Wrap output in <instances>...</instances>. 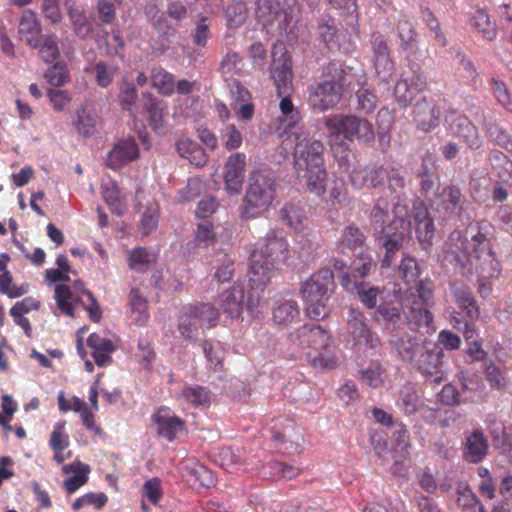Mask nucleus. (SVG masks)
<instances>
[{
  "label": "nucleus",
  "mask_w": 512,
  "mask_h": 512,
  "mask_svg": "<svg viewBox=\"0 0 512 512\" xmlns=\"http://www.w3.org/2000/svg\"><path fill=\"white\" fill-rule=\"evenodd\" d=\"M482 224H470L466 235L454 230L446 241L443 260L463 275L476 273L497 277L500 263L495 258L490 238L482 232Z\"/></svg>",
  "instance_id": "nucleus-1"
},
{
  "label": "nucleus",
  "mask_w": 512,
  "mask_h": 512,
  "mask_svg": "<svg viewBox=\"0 0 512 512\" xmlns=\"http://www.w3.org/2000/svg\"><path fill=\"white\" fill-rule=\"evenodd\" d=\"M294 169L298 178H305L311 193L324 191L321 180L327 176L324 165V144L308 134L295 133Z\"/></svg>",
  "instance_id": "nucleus-2"
},
{
  "label": "nucleus",
  "mask_w": 512,
  "mask_h": 512,
  "mask_svg": "<svg viewBox=\"0 0 512 512\" xmlns=\"http://www.w3.org/2000/svg\"><path fill=\"white\" fill-rule=\"evenodd\" d=\"M347 72L335 61L322 70V80L308 89V104L318 112L334 108L341 100L346 84Z\"/></svg>",
  "instance_id": "nucleus-3"
},
{
  "label": "nucleus",
  "mask_w": 512,
  "mask_h": 512,
  "mask_svg": "<svg viewBox=\"0 0 512 512\" xmlns=\"http://www.w3.org/2000/svg\"><path fill=\"white\" fill-rule=\"evenodd\" d=\"M351 184L357 188H381L386 185L393 199L406 197V179L400 167L373 164L350 172Z\"/></svg>",
  "instance_id": "nucleus-4"
},
{
  "label": "nucleus",
  "mask_w": 512,
  "mask_h": 512,
  "mask_svg": "<svg viewBox=\"0 0 512 512\" xmlns=\"http://www.w3.org/2000/svg\"><path fill=\"white\" fill-rule=\"evenodd\" d=\"M336 287L330 268H322L306 280L300 289L309 318L319 320L330 314L329 299Z\"/></svg>",
  "instance_id": "nucleus-5"
},
{
  "label": "nucleus",
  "mask_w": 512,
  "mask_h": 512,
  "mask_svg": "<svg viewBox=\"0 0 512 512\" xmlns=\"http://www.w3.org/2000/svg\"><path fill=\"white\" fill-rule=\"evenodd\" d=\"M276 196L275 180L263 172H253L249 178L241 205L244 219H255L268 211Z\"/></svg>",
  "instance_id": "nucleus-6"
},
{
  "label": "nucleus",
  "mask_w": 512,
  "mask_h": 512,
  "mask_svg": "<svg viewBox=\"0 0 512 512\" xmlns=\"http://www.w3.org/2000/svg\"><path fill=\"white\" fill-rule=\"evenodd\" d=\"M325 127L330 137L340 135L350 141L372 146L375 140L373 125L365 118L352 114H334L325 117Z\"/></svg>",
  "instance_id": "nucleus-7"
},
{
  "label": "nucleus",
  "mask_w": 512,
  "mask_h": 512,
  "mask_svg": "<svg viewBox=\"0 0 512 512\" xmlns=\"http://www.w3.org/2000/svg\"><path fill=\"white\" fill-rule=\"evenodd\" d=\"M219 311L210 303L183 306L178 318V331L186 339L195 341L201 328L214 327Z\"/></svg>",
  "instance_id": "nucleus-8"
},
{
  "label": "nucleus",
  "mask_w": 512,
  "mask_h": 512,
  "mask_svg": "<svg viewBox=\"0 0 512 512\" xmlns=\"http://www.w3.org/2000/svg\"><path fill=\"white\" fill-rule=\"evenodd\" d=\"M255 5L258 21L265 27L276 26L278 32H288L290 23L300 13L297 0H285L283 6L279 0H256Z\"/></svg>",
  "instance_id": "nucleus-9"
},
{
  "label": "nucleus",
  "mask_w": 512,
  "mask_h": 512,
  "mask_svg": "<svg viewBox=\"0 0 512 512\" xmlns=\"http://www.w3.org/2000/svg\"><path fill=\"white\" fill-rule=\"evenodd\" d=\"M393 204L392 214L393 218L390 222V204L384 197H379L369 214V225L373 234L384 233L389 228L404 227L406 221H409L408 205L402 203V199H396Z\"/></svg>",
  "instance_id": "nucleus-10"
},
{
  "label": "nucleus",
  "mask_w": 512,
  "mask_h": 512,
  "mask_svg": "<svg viewBox=\"0 0 512 512\" xmlns=\"http://www.w3.org/2000/svg\"><path fill=\"white\" fill-rule=\"evenodd\" d=\"M430 206L444 218L458 216L460 219H469L470 203L457 185L450 184L443 187Z\"/></svg>",
  "instance_id": "nucleus-11"
},
{
  "label": "nucleus",
  "mask_w": 512,
  "mask_h": 512,
  "mask_svg": "<svg viewBox=\"0 0 512 512\" xmlns=\"http://www.w3.org/2000/svg\"><path fill=\"white\" fill-rule=\"evenodd\" d=\"M445 125L449 133L461 140L468 149L477 152L484 145L478 127L464 114L455 110L447 111Z\"/></svg>",
  "instance_id": "nucleus-12"
},
{
  "label": "nucleus",
  "mask_w": 512,
  "mask_h": 512,
  "mask_svg": "<svg viewBox=\"0 0 512 512\" xmlns=\"http://www.w3.org/2000/svg\"><path fill=\"white\" fill-rule=\"evenodd\" d=\"M469 112L481 125L491 144L512 153V135L498 122L494 112L475 105L471 106Z\"/></svg>",
  "instance_id": "nucleus-13"
},
{
  "label": "nucleus",
  "mask_w": 512,
  "mask_h": 512,
  "mask_svg": "<svg viewBox=\"0 0 512 512\" xmlns=\"http://www.w3.org/2000/svg\"><path fill=\"white\" fill-rule=\"evenodd\" d=\"M443 349L434 343L423 346L419 357L415 359V367L425 376L432 378L435 384H440L446 379L444 371Z\"/></svg>",
  "instance_id": "nucleus-14"
},
{
  "label": "nucleus",
  "mask_w": 512,
  "mask_h": 512,
  "mask_svg": "<svg viewBox=\"0 0 512 512\" xmlns=\"http://www.w3.org/2000/svg\"><path fill=\"white\" fill-rule=\"evenodd\" d=\"M410 234L411 223L406 221L404 227L389 228L384 233L374 235L378 244L384 249L382 267L389 268L393 264L396 253L403 247Z\"/></svg>",
  "instance_id": "nucleus-15"
},
{
  "label": "nucleus",
  "mask_w": 512,
  "mask_h": 512,
  "mask_svg": "<svg viewBox=\"0 0 512 512\" xmlns=\"http://www.w3.org/2000/svg\"><path fill=\"white\" fill-rule=\"evenodd\" d=\"M412 217L415 223L417 242L422 250L428 252L433 246L435 224L428 208L422 201L413 204Z\"/></svg>",
  "instance_id": "nucleus-16"
},
{
  "label": "nucleus",
  "mask_w": 512,
  "mask_h": 512,
  "mask_svg": "<svg viewBox=\"0 0 512 512\" xmlns=\"http://www.w3.org/2000/svg\"><path fill=\"white\" fill-rule=\"evenodd\" d=\"M272 78L277 88L278 96L286 94L292 85L293 73L291 58L283 45L274 46L272 51Z\"/></svg>",
  "instance_id": "nucleus-17"
},
{
  "label": "nucleus",
  "mask_w": 512,
  "mask_h": 512,
  "mask_svg": "<svg viewBox=\"0 0 512 512\" xmlns=\"http://www.w3.org/2000/svg\"><path fill=\"white\" fill-rule=\"evenodd\" d=\"M340 284L348 293L356 294L360 302L367 309L376 310L379 305L378 301L383 300L382 289L371 285L369 282L353 279L349 273H343L340 276Z\"/></svg>",
  "instance_id": "nucleus-18"
},
{
  "label": "nucleus",
  "mask_w": 512,
  "mask_h": 512,
  "mask_svg": "<svg viewBox=\"0 0 512 512\" xmlns=\"http://www.w3.org/2000/svg\"><path fill=\"white\" fill-rule=\"evenodd\" d=\"M277 266L265 258L263 253H251L248 266V280L251 288L263 290L270 283Z\"/></svg>",
  "instance_id": "nucleus-19"
},
{
  "label": "nucleus",
  "mask_w": 512,
  "mask_h": 512,
  "mask_svg": "<svg viewBox=\"0 0 512 512\" xmlns=\"http://www.w3.org/2000/svg\"><path fill=\"white\" fill-rule=\"evenodd\" d=\"M348 331L358 344L370 348H376L379 344L378 338L369 328L364 313L357 308L350 307L347 315Z\"/></svg>",
  "instance_id": "nucleus-20"
},
{
  "label": "nucleus",
  "mask_w": 512,
  "mask_h": 512,
  "mask_svg": "<svg viewBox=\"0 0 512 512\" xmlns=\"http://www.w3.org/2000/svg\"><path fill=\"white\" fill-rule=\"evenodd\" d=\"M291 337L302 347L315 350H328L332 342L328 332L317 324H305L292 333Z\"/></svg>",
  "instance_id": "nucleus-21"
},
{
  "label": "nucleus",
  "mask_w": 512,
  "mask_h": 512,
  "mask_svg": "<svg viewBox=\"0 0 512 512\" xmlns=\"http://www.w3.org/2000/svg\"><path fill=\"white\" fill-rule=\"evenodd\" d=\"M289 244L282 231L270 229L267 231L264 244L260 250L252 253H263L269 261L278 265L288 258Z\"/></svg>",
  "instance_id": "nucleus-22"
},
{
  "label": "nucleus",
  "mask_w": 512,
  "mask_h": 512,
  "mask_svg": "<svg viewBox=\"0 0 512 512\" xmlns=\"http://www.w3.org/2000/svg\"><path fill=\"white\" fill-rule=\"evenodd\" d=\"M404 315L411 330L428 332L433 326V314L429 310V306L424 305L419 299L406 301Z\"/></svg>",
  "instance_id": "nucleus-23"
},
{
  "label": "nucleus",
  "mask_w": 512,
  "mask_h": 512,
  "mask_svg": "<svg viewBox=\"0 0 512 512\" xmlns=\"http://www.w3.org/2000/svg\"><path fill=\"white\" fill-rule=\"evenodd\" d=\"M449 290L455 303L472 320L480 316V308L474 297L472 288L462 281H454L450 284Z\"/></svg>",
  "instance_id": "nucleus-24"
},
{
  "label": "nucleus",
  "mask_w": 512,
  "mask_h": 512,
  "mask_svg": "<svg viewBox=\"0 0 512 512\" xmlns=\"http://www.w3.org/2000/svg\"><path fill=\"white\" fill-rule=\"evenodd\" d=\"M246 155L244 153L231 154L225 164L226 190L231 194H238L244 180Z\"/></svg>",
  "instance_id": "nucleus-25"
},
{
  "label": "nucleus",
  "mask_w": 512,
  "mask_h": 512,
  "mask_svg": "<svg viewBox=\"0 0 512 512\" xmlns=\"http://www.w3.org/2000/svg\"><path fill=\"white\" fill-rule=\"evenodd\" d=\"M64 6L74 35L80 40L88 39L94 32V24L84 8L74 6L69 0H64Z\"/></svg>",
  "instance_id": "nucleus-26"
},
{
  "label": "nucleus",
  "mask_w": 512,
  "mask_h": 512,
  "mask_svg": "<svg viewBox=\"0 0 512 512\" xmlns=\"http://www.w3.org/2000/svg\"><path fill=\"white\" fill-rule=\"evenodd\" d=\"M18 34L30 48H37L38 40L42 37V25L31 9H25L18 24Z\"/></svg>",
  "instance_id": "nucleus-27"
},
{
  "label": "nucleus",
  "mask_w": 512,
  "mask_h": 512,
  "mask_svg": "<svg viewBox=\"0 0 512 512\" xmlns=\"http://www.w3.org/2000/svg\"><path fill=\"white\" fill-rule=\"evenodd\" d=\"M488 439L480 429H475L465 435L463 457L470 463L481 462L488 454Z\"/></svg>",
  "instance_id": "nucleus-28"
},
{
  "label": "nucleus",
  "mask_w": 512,
  "mask_h": 512,
  "mask_svg": "<svg viewBox=\"0 0 512 512\" xmlns=\"http://www.w3.org/2000/svg\"><path fill=\"white\" fill-rule=\"evenodd\" d=\"M413 114L417 127L424 132H428L438 125L440 110L434 103L428 102L424 96L414 104Z\"/></svg>",
  "instance_id": "nucleus-29"
},
{
  "label": "nucleus",
  "mask_w": 512,
  "mask_h": 512,
  "mask_svg": "<svg viewBox=\"0 0 512 512\" xmlns=\"http://www.w3.org/2000/svg\"><path fill=\"white\" fill-rule=\"evenodd\" d=\"M161 101L154 97L150 92L142 94V108L147 115V121L150 128L158 135L166 133V126L163 118L164 108Z\"/></svg>",
  "instance_id": "nucleus-30"
},
{
  "label": "nucleus",
  "mask_w": 512,
  "mask_h": 512,
  "mask_svg": "<svg viewBox=\"0 0 512 512\" xmlns=\"http://www.w3.org/2000/svg\"><path fill=\"white\" fill-rule=\"evenodd\" d=\"M139 155V149L133 139L119 141L108 153L107 165L116 170L123 165L135 160Z\"/></svg>",
  "instance_id": "nucleus-31"
},
{
  "label": "nucleus",
  "mask_w": 512,
  "mask_h": 512,
  "mask_svg": "<svg viewBox=\"0 0 512 512\" xmlns=\"http://www.w3.org/2000/svg\"><path fill=\"white\" fill-rule=\"evenodd\" d=\"M398 37L400 40L399 47L407 58L416 56L419 52L418 34L414 25L406 18L399 20Z\"/></svg>",
  "instance_id": "nucleus-32"
},
{
  "label": "nucleus",
  "mask_w": 512,
  "mask_h": 512,
  "mask_svg": "<svg viewBox=\"0 0 512 512\" xmlns=\"http://www.w3.org/2000/svg\"><path fill=\"white\" fill-rule=\"evenodd\" d=\"M244 301V287L242 284H234L230 290L220 295L223 312L230 318H239Z\"/></svg>",
  "instance_id": "nucleus-33"
},
{
  "label": "nucleus",
  "mask_w": 512,
  "mask_h": 512,
  "mask_svg": "<svg viewBox=\"0 0 512 512\" xmlns=\"http://www.w3.org/2000/svg\"><path fill=\"white\" fill-rule=\"evenodd\" d=\"M273 321L278 325L287 326L300 317V308L294 299H279L272 309Z\"/></svg>",
  "instance_id": "nucleus-34"
},
{
  "label": "nucleus",
  "mask_w": 512,
  "mask_h": 512,
  "mask_svg": "<svg viewBox=\"0 0 512 512\" xmlns=\"http://www.w3.org/2000/svg\"><path fill=\"white\" fill-rule=\"evenodd\" d=\"M211 269L214 270V279L220 283L228 282L235 272L234 259L225 251H217L210 261Z\"/></svg>",
  "instance_id": "nucleus-35"
},
{
  "label": "nucleus",
  "mask_w": 512,
  "mask_h": 512,
  "mask_svg": "<svg viewBox=\"0 0 512 512\" xmlns=\"http://www.w3.org/2000/svg\"><path fill=\"white\" fill-rule=\"evenodd\" d=\"M176 151L179 156L187 159L190 164L196 167H203L208 161L205 150L195 141L180 139L176 142Z\"/></svg>",
  "instance_id": "nucleus-36"
},
{
  "label": "nucleus",
  "mask_w": 512,
  "mask_h": 512,
  "mask_svg": "<svg viewBox=\"0 0 512 512\" xmlns=\"http://www.w3.org/2000/svg\"><path fill=\"white\" fill-rule=\"evenodd\" d=\"M404 308L398 301L383 299L374 312L373 318L376 321H384L394 327L402 322V310Z\"/></svg>",
  "instance_id": "nucleus-37"
},
{
  "label": "nucleus",
  "mask_w": 512,
  "mask_h": 512,
  "mask_svg": "<svg viewBox=\"0 0 512 512\" xmlns=\"http://www.w3.org/2000/svg\"><path fill=\"white\" fill-rule=\"evenodd\" d=\"M279 102L280 115L278 120L284 130H291L297 128L302 121V116L298 108L293 104L289 95L281 96Z\"/></svg>",
  "instance_id": "nucleus-38"
},
{
  "label": "nucleus",
  "mask_w": 512,
  "mask_h": 512,
  "mask_svg": "<svg viewBox=\"0 0 512 512\" xmlns=\"http://www.w3.org/2000/svg\"><path fill=\"white\" fill-rule=\"evenodd\" d=\"M488 161L497 172L498 177L512 186V161L498 149H492L488 155Z\"/></svg>",
  "instance_id": "nucleus-39"
},
{
  "label": "nucleus",
  "mask_w": 512,
  "mask_h": 512,
  "mask_svg": "<svg viewBox=\"0 0 512 512\" xmlns=\"http://www.w3.org/2000/svg\"><path fill=\"white\" fill-rule=\"evenodd\" d=\"M365 236L363 232L355 225H349L342 234L341 250L343 253H358L364 251Z\"/></svg>",
  "instance_id": "nucleus-40"
},
{
  "label": "nucleus",
  "mask_w": 512,
  "mask_h": 512,
  "mask_svg": "<svg viewBox=\"0 0 512 512\" xmlns=\"http://www.w3.org/2000/svg\"><path fill=\"white\" fill-rule=\"evenodd\" d=\"M420 348V340L408 333L395 341V349L403 361L414 363Z\"/></svg>",
  "instance_id": "nucleus-41"
},
{
  "label": "nucleus",
  "mask_w": 512,
  "mask_h": 512,
  "mask_svg": "<svg viewBox=\"0 0 512 512\" xmlns=\"http://www.w3.org/2000/svg\"><path fill=\"white\" fill-rule=\"evenodd\" d=\"M280 220L294 231H300L304 227L306 217L299 205L286 203L279 211Z\"/></svg>",
  "instance_id": "nucleus-42"
},
{
  "label": "nucleus",
  "mask_w": 512,
  "mask_h": 512,
  "mask_svg": "<svg viewBox=\"0 0 512 512\" xmlns=\"http://www.w3.org/2000/svg\"><path fill=\"white\" fill-rule=\"evenodd\" d=\"M119 104L122 110L134 115L137 111L138 92L133 82L123 79L119 86Z\"/></svg>",
  "instance_id": "nucleus-43"
},
{
  "label": "nucleus",
  "mask_w": 512,
  "mask_h": 512,
  "mask_svg": "<svg viewBox=\"0 0 512 512\" xmlns=\"http://www.w3.org/2000/svg\"><path fill=\"white\" fill-rule=\"evenodd\" d=\"M156 261V254L153 250L138 247L129 252L128 264L132 270L144 272L150 264Z\"/></svg>",
  "instance_id": "nucleus-44"
},
{
  "label": "nucleus",
  "mask_w": 512,
  "mask_h": 512,
  "mask_svg": "<svg viewBox=\"0 0 512 512\" xmlns=\"http://www.w3.org/2000/svg\"><path fill=\"white\" fill-rule=\"evenodd\" d=\"M318 35L327 48L337 47L339 23L330 16H324L318 25Z\"/></svg>",
  "instance_id": "nucleus-45"
},
{
  "label": "nucleus",
  "mask_w": 512,
  "mask_h": 512,
  "mask_svg": "<svg viewBox=\"0 0 512 512\" xmlns=\"http://www.w3.org/2000/svg\"><path fill=\"white\" fill-rule=\"evenodd\" d=\"M150 77L152 86L157 89L160 94L169 96L174 92V76L162 67L152 68Z\"/></svg>",
  "instance_id": "nucleus-46"
},
{
  "label": "nucleus",
  "mask_w": 512,
  "mask_h": 512,
  "mask_svg": "<svg viewBox=\"0 0 512 512\" xmlns=\"http://www.w3.org/2000/svg\"><path fill=\"white\" fill-rule=\"evenodd\" d=\"M97 124V117L85 106H80L76 110L75 127L83 137H90L94 134Z\"/></svg>",
  "instance_id": "nucleus-47"
},
{
  "label": "nucleus",
  "mask_w": 512,
  "mask_h": 512,
  "mask_svg": "<svg viewBox=\"0 0 512 512\" xmlns=\"http://www.w3.org/2000/svg\"><path fill=\"white\" fill-rule=\"evenodd\" d=\"M40 58L46 63H52L60 56V50L54 34H45L38 40L36 48Z\"/></svg>",
  "instance_id": "nucleus-48"
},
{
  "label": "nucleus",
  "mask_w": 512,
  "mask_h": 512,
  "mask_svg": "<svg viewBox=\"0 0 512 512\" xmlns=\"http://www.w3.org/2000/svg\"><path fill=\"white\" fill-rule=\"evenodd\" d=\"M471 197L477 202H484L490 195V180L482 173H474L469 182Z\"/></svg>",
  "instance_id": "nucleus-49"
},
{
  "label": "nucleus",
  "mask_w": 512,
  "mask_h": 512,
  "mask_svg": "<svg viewBox=\"0 0 512 512\" xmlns=\"http://www.w3.org/2000/svg\"><path fill=\"white\" fill-rule=\"evenodd\" d=\"M321 184L324 188V191L316 194L317 196L324 197L328 194L327 201H330L332 204L335 202H341V197L343 195L345 184L341 178H337L335 176L328 178V175L321 180Z\"/></svg>",
  "instance_id": "nucleus-50"
},
{
  "label": "nucleus",
  "mask_w": 512,
  "mask_h": 512,
  "mask_svg": "<svg viewBox=\"0 0 512 512\" xmlns=\"http://www.w3.org/2000/svg\"><path fill=\"white\" fill-rule=\"evenodd\" d=\"M157 432L160 436L172 441L183 429V421L178 417H163L157 419Z\"/></svg>",
  "instance_id": "nucleus-51"
},
{
  "label": "nucleus",
  "mask_w": 512,
  "mask_h": 512,
  "mask_svg": "<svg viewBox=\"0 0 512 512\" xmlns=\"http://www.w3.org/2000/svg\"><path fill=\"white\" fill-rule=\"evenodd\" d=\"M354 255L356 259L351 263L352 273L349 274L353 279H357V277H367L371 269L376 267L375 262L365 251H358V253H354Z\"/></svg>",
  "instance_id": "nucleus-52"
},
{
  "label": "nucleus",
  "mask_w": 512,
  "mask_h": 512,
  "mask_svg": "<svg viewBox=\"0 0 512 512\" xmlns=\"http://www.w3.org/2000/svg\"><path fill=\"white\" fill-rule=\"evenodd\" d=\"M399 272L403 280L409 284L417 281L421 274V268L416 258L405 254L400 261Z\"/></svg>",
  "instance_id": "nucleus-53"
},
{
  "label": "nucleus",
  "mask_w": 512,
  "mask_h": 512,
  "mask_svg": "<svg viewBox=\"0 0 512 512\" xmlns=\"http://www.w3.org/2000/svg\"><path fill=\"white\" fill-rule=\"evenodd\" d=\"M472 23L487 40H494L496 38V25L490 21L488 14L483 10L476 11L472 17Z\"/></svg>",
  "instance_id": "nucleus-54"
},
{
  "label": "nucleus",
  "mask_w": 512,
  "mask_h": 512,
  "mask_svg": "<svg viewBox=\"0 0 512 512\" xmlns=\"http://www.w3.org/2000/svg\"><path fill=\"white\" fill-rule=\"evenodd\" d=\"M491 91L497 103L507 112L512 113V95L507 85L503 81L493 78L491 80Z\"/></svg>",
  "instance_id": "nucleus-55"
},
{
  "label": "nucleus",
  "mask_w": 512,
  "mask_h": 512,
  "mask_svg": "<svg viewBox=\"0 0 512 512\" xmlns=\"http://www.w3.org/2000/svg\"><path fill=\"white\" fill-rule=\"evenodd\" d=\"M356 109L364 114L372 113L377 106V96L367 87H361L356 91Z\"/></svg>",
  "instance_id": "nucleus-56"
},
{
  "label": "nucleus",
  "mask_w": 512,
  "mask_h": 512,
  "mask_svg": "<svg viewBox=\"0 0 512 512\" xmlns=\"http://www.w3.org/2000/svg\"><path fill=\"white\" fill-rule=\"evenodd\" d=\"M399 405L407 415L418 411L419 397L413 387L406 386L400 391Z\"/></svg>",
  "instance_id": "nucleus-57"
},
{
  "label": "nucleus",
  "mask_w": 512,
  "mask_h": 512,
  "mask_svg": "<svg viewBox=\"0 0 512 512\" xmlns=\"http://www.w3.org/2000/svg\"><path fill=\"white\" fill-rule=\"evenodd\" d=\"M292 432V425L285 427L283 431L276 430L275 427H273L271 429V439L278 444L289 442L290 447H285V449H294L295 451H298L302 437L301 435L295 436Z\"/></svg>",
  "instance_id": "nucleus-58"
},
{
  "label": "nucleus",
  "mask_w": 512,
  "mask_h": 512,
  "mask_svg": "<svg viewBox=\"0 0 512 512\" xmlns=\"http://www.w3.org/2000/svg\"><path fill=\"white\" fill-rule=\"evenodd\" d=\"M182 397L195 406H205L211 401L210 392L202 386L186 387L182 391Z\"/></svg>",
  "instance_id": "nucleus-59"
},
{
  "label": "nucleus",
  "mask_w": 512,
  "mask_h": 512,
  "mask_svg": "<svg viewBox=\"0 0 512 512\" xmlns=\"http://www.w3.org/2000/svg\"><path fill=\"white\" fill-rule=\"evenodd\" d=\"M159 207L157 204H151L145 210L139 224V231L142 235H149L158 225Z\"/></svg>",
  "instance_id": "nucleus-60"
},
{
  "label": "nucleus",
  "mask_w": 512,
  "mask_h": 512,
  "mask_svg": "<svg viewBox=\"0 0 512 512\" xmlns=\"http://www.w3.org/2000/svg\"><path fill=\"white\" fill-rule=\"evenodd\" d=\"M129 303L132 312H137L139 314L136 321L139 324H144L148 318V315L146 313L147 309V301L143 297V295L140 293L139 289L132 288L129 293Z\"/></svg>",
  "instance_id": "nucleus-61"
},
{
  "label": "nucleus",
  "mask_w": 512,
  "mask_h": 512,
  "mask_svg": "<svg viewBox=\"0 0 512 512\" xmlns=\"http://www.w3.org/2000/svg\"><path fill=\"white\" fill-rule=\"evenodd\" d=\"M225 14L230 27H239L247 17L246 5L242 1L232 3L227 6Z\"/></svg>",
  "instance_id": "nucleus-62"
},
{
  "label": "nucleus",
  "mask_w": 512,
  "mask_h": 512,
  "mask_svg": "<svg viewBox=\"0 0 512 512\" xmlns=\"http://www.w3.org/2000/svg\"><path fill=\"white\" fill-rule=\"evenodd\" d=\"M221 141L227 150L238 149L243 142L242 133L234 124H228L221 130Z\"/></svg>",
  "instance_id": "nucleus-63"
},
{
  "label": "nucleus",
  "mask_w": 512,
  "mask_h": 512,
  "mask_svg": "<svg viewBox=\"0 0 512 512\" xmlns=\"http://www.w3.org/2000/svg\"><path fill=\"white\" fill-rule=\"evenodd\" d=\"M456 502L464 512H487L474 492L458 496Z\"/></svg>",
  "instance_id": "nucleus-64"
}]
</instances>
